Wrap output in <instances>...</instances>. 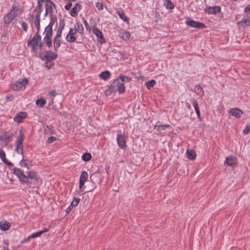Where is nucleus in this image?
Instances as JSON below:
<instances>
[{"mask_svg": "<svg viewBox=\"0 0 250 250\" xmlns=\"http://www.w3.org/2000/svg\"><path fill=\"white\" fill-rule=\"evenodd\" d=\"M45 67H46L48 69H50L51 68V66L53 64V63L51 64H48L47 62H45Z\"/></svg>", "mask_w": 250, "mask_h": 250, "instance_id": "59", "label": "nucleus"}, {"mask_svg": "<svg viewBox=\"0 0 250 250\" xmlns=\"http://www.w3.org/2000/svg\"><path fill=\"white\" fill-rule=\"evenodd\" d=\"M250 11V4H248L245 8L244 12H248Z\"/></svg>", "mask_w": 250, "mask_h": 250, "instance_id": "55", "label": "nucleus"}, {"mask_svg": "<svg viewBox=\"0 0 250 250\" xmlns=\"http://www.w3.org/2000/svg\"><path fill=\"white\" fill-rule=\"evenodd\" d=\"M96 7L99 9V10H103V5L102 3H100V2H97L96 4Z\"/></svg>", "mask_w": 250, "mask_h": 250, "instance_id": "49", "label": "nucleus"}, {"mask_svg": "<svg viewBox=\"0 0 250 250\" xmlns=\"http://www.w3.org/2000/svg\"><path fill=\"white\" fill-rule=\"evenodd\" d=\"M13 96L12 95L10 96H7L6 97V99H7V101H12L13 100Z\"/></svg>", "mask_w": 250, "mask_h": 250, "instance_id": "57", "label": "nucleus"}, {"mask_svg": "<svg viewBox=\"0 0 250 250\" xmlns=\"http://www.w3.org/2000/svg\"><path fill=\"white\" fill-rule=\"evenodd\" d=\"M164 5L167 9H171L174 8L173 4L169 0H164Z\"/></svg>", "mask_w": 250, "mask_h": 250, "instance_id": "35", "label": "nucleus"}, {"mask_svg": "<svg viewBox=\"0 0 250 250\" xmlns=\"http://www.w3.org/2000/svg\"><path fill=\"white\" fill-rule=\"evenodd\" d=\"M6 164L9 167L13 166V164L11 162H9V161H8V163H6Z\"/></svg>", "mask_w": 250, "mask_h": 250, "instance_id": "63", "label": "nucleus"}, {"mask_svg": "<svg viewBox=\"0 0 250 250\" xmlns=\"http://www.w3.org/2000/svg\"><path fill=\"white\" fill-rule=\"evenodd\" d=\"M83 23H84L86 29H87L88 27H89V26L88 24L87 21L83 19Z\"/></svg>", "mask_w": 250, "mask_h": 250, "instance_id": "58", "label": "nucleus"}, {"mask_svg": "<svg viewBox=\"0 0 250 250\" xmlns=\"http://www.w3.org/2000/svg\"><path fill=\"white\" fill-rule=\"evenodd\" d=\"M46 101L45 99L41 98L36 101V104L38 106H39L40 107H42L46 104Z\"/></svg>", "mask_w": 250, "mask_h": 250, "instance_id": "30", "label": "nucleus"}, {"mask_svg": "<svg viewBox=\"0 0 250 250\" xmlns=\"http://www.w3.org/2000/svg\"><path fill=\"white\" fill-rule=\"evenodd\" d=\"M195 92L198 95L202 96L204 94V90L200 85H196L194 88Z\"/></svg>", "mask_w": 250, "mask_h": 250, "instance_id": "28", "label": "nucleus"}, {"mask_svg": "<svg viewBox=\"0 0 250 250\" xmlns=\"http://www.w3.org/2000/svg\"><path fill=\"white\" fill-rule=\"evenodd\" d=\"M14 173L19 177L21 182H27L25 181V180H27L25 174H23V171L20 168H14Z\"/></svg>", "mask_w": 250, "mask_h": 250, "instance_id": "10", "label": "nucleus"}, {"mask_svg": "<svg viewBox=\"0 0 250 250\" xmlns=\"http://www.w3.org/2000/svg\"><path fill=\"white\" fill-rule=\"evenodd\" d=\"M186 154L188 158L190 160H194L196 156L195 151L192 149H188L186 152Z\"/></svg>", "mask_w": 250, "mask_h": 250, "instance_id": "23", "label": "nucleus"}, {"mask_svg": "<svg viewBox=\"0 0 250 250\" xmlns=\"http://www.w3.org/2000/svg\"><path fill=\"white\" fill-rule=\"evenodd\" d=\"M229 113L232 116L236 118H239L243 113V112L240 109L235 108L230 110Z\"/></svg>", "mask_w": 250, "mask_h": 250, "instance_id": "17", "label": "nucleus"}, {"mask_svg": "<svg viewBox=\"0 0 250 250\" xmlns=\"http://www.w3.org/2000/svg\"><path fill=\"white\" fill-rule=\"evenodd\" d=\"M27 116V114L25 112H20L17 113L14 117V121L17 123L22 122L23 119L25 118Z\"/></svg>", "mask_w": 250, "mask_h": 250, "instance_id": "13", "label": "nucleus"}, {"mask_svg": "<svg viewBox=\"0 0 250 250\" xmlns=\"http://www.w3.org/2000/svg\"><path fill=\"white\" fill-rule=\"evenodd\" d=\"M119 132L120 133L117 135V141L118 146L123 149L127 146L126 145L125 136L124 134H121L120 131Z\"/></svg>", "mask_w": 250, "mask_h": 250, "instance_id": "6", "label": "nucleus"}, {"mask_svg": "<svg viewBox=\"0 0 250 250\" xmlns=\"http://www.w3.org/2000/svg\"><path fill=\"white\" fill-rule=\"evenodd\" d=\"M111 73L109 71H104L100 74V77L104 80H107L110 77Z\"/></svg>", "mask_w": 250, "mask_h": 250, "instance_id": "24", "label": "nucleus"}, {"mask_svg": "<svg viewBox=\"0 0 250 250\" xmlns=\"http://www.w3.org/2000/svg\"><path fill=\"white\" fill-rule=\"evenodd\" d=\"M73 208V207H71V205H69V206L66 209V212L69 213L70 211L72 210V209Z\"/></svg>", "mask_w": 250, "mask_h": 250, "instance_id": "56", "label": "nucleus"}, {"mask_svg": "<svg viewBox=\"0 0 250 250\" xmlns=\"http://www.w3.org/2000/svg\"><path fill=\"white\" fill-rule=\"evenodd\" d=\"M93 32L96 35L98 39H99V42L101 43H103L105 42L104 38L102 32L98 28L93 29Z\"/></svg>", "mask_w": 250, "mask_h": 250, "instance_id": "12", "label": "nucleus"}, {"mask_svg": "<svg viewBox=\"0 0 250 250\" xmlns=\"http://www.w3.org/2000/svg\"><path fill=\"white\" fill-rule=\"evenodd\" d=\"M25 160L23 158V156H22V158L21 161L20 162V165L21 167H26L27 168H29L27 164L25 163Z\"/></svg>", "mask_w": 250, "mask_h": 250, "instance_id": "42", "label": "nucleus"}, {"mask_svg": "<svg viewBox=\"0 0 250 250\" xmlns=\"http://www.w3.org/2000/svg\"><path fill=\"white\" fill-rule=\"evenodd\" d=\"M77 32V31H76V30L75 28L74 29L71 28L69 30L68 34H69L70 35L74 36V35H75L76 34Z\"/></svg>", "mask_w": 250, "mask_h": 250, "instance_id": "50", "label": "nucleus"}, {"mask_svg": "<svg viewBox=\"0 0 250 250\" xmlns=\"http://www.w3.org/2000/svg\"><path fill=\"white\" fill-rule=\"evenodd\" d=\"M71 6H72V3L69 2V3H67L65 6V8L66 10H68L70 9Z\"/></svg>", "mask_w": 250, "mask_h": 250, "instance_id": "53", "label": "nucleus"}, {"mask_svg": "<svg viewBox=\"0 0 250 250\" xmlns=\"http://www.w3.org/2000/svg\"><path fill=\"white\" fill-rule=\"evenodd\" d=\"M90 180L93 183H100L101 181L100 174L98 173H94L90 176Z\"/></svg>", "mask_w": 250, "mask_h": 250, "instance_id": "19", "label": "nucleus"}, {"mask_svg": "<svg viewBox=\"0 0 250 250\" xmlns=\"http://www.w3.org/2000/svg\"><path fill=\"white\" fill-rule=\"evenodd\" d=\"M80 199L79 198H74L73 200L71 203V207H76L78 206L79 203L80 202Z\"/></svg>", "mask_w": 250, "mask_h": 250, "instance_id": "40", "label": "nucleus"}, {"mask_svg": "<svg viewBox=\"0 0 250 250\" xmlns=\"http://www.w3.org/2000/svg\"><path fill=\"white\" fill-rule=\"evenodd\" d=\"M44 131L47 134H55L56 133V131L52 125H46L44 129Z\"/></svg>", "mask_w": 250, "mask_h": 250, "instance_id": "20", "label": "nucleus"}, {"mask_svg": "<svg viewBox=\"0 0 250 250\" xmlns=\"http://www.w3.org/2000/svg\"><path fill=\"white\" fill-rule=\"evenodd\" d=\"M186 23L188 25L197 28H203L205 27V25L203 23L196 21L191 19L187 20L186 21Z\"/></svg>", "mask_w": 250, "mask_h": 250, "instance_id": "7", "label": "nucleus"}, {"mask_svg": "<svg viewBox=\"0 0 250 250\" xmlns=\"http://www.w3.org/2000/svg\"><path fill=\"white\" fill-rule=\"evenodd\" d=\"M91 158V155L89 153H85L82 156V159L85 162L89 161Z\"/></svg>", "mask_w": 250, "mask_h": 250, "instance_id": "39", "label": "nucleus"}, {"mask_svg": "<svg viewBox=\"0 0 250 250\" xmlns=\"http://www.w3.org/2000/svg\"><path fill=\"white\" fill-rule=\"evenodd\" d=\"M120 79L123 80V82L124 83L125 82H130L131 80V78L125 76H120L119 77Z\"/></svg>", "mask_w": 250, "mask_h": 250, "instance_id": "43", "label": "nucleus"}, {"mask_svg": "<svg viewBox=\"0 0 250 250\" xmlns=\"http://www.w3.org/2000/svg\"><path fill=\"white\" fill-rule=\"evenodd\" d=\"M13 134L8 135L6 132H4L0 135V140L1 141H11L12 139Z\"/></svg>", "mask_w": 250, "mask_h": 250, "instance_id": "22", "label": "nucleus"}, {"mask_svg": "<svg viewBox=\"0 0 250 250\" xmlns=\"http://www.w3.org/2000/svg\"><path fill=\"white\" fill-rule=\"evenodd\" d=\"M54 24V21H51L48 26L45 28L44 34L45 36H52V26Z\"/></svg>", "mask_w": 250, "mask_h": 250, "instance_id": "18", "label": "nucleus"}, {"mask_svg": "<svg viewBox=\"0 0 250 250\" xmlns=\"http://www.w3.org/2000/svg\"><path fill=\"white\" fill-rule=\"evenodd\" d=\"M238 24H241L243 27L250 25V21L249 19H243L241 21L237 22Z\"/></svg>", "mask_w": 250, "mask_h": 250, "instance_id": "27", "label": "nucleus"}, {"mask_svg": "<svg viewBox=\"0 0 250 250\" xmlns=\"http://www.w3.org/2000/svg\"><path fill=\"white\" fill-rule=\"evenodd\" d=\"M116 91H118L119 94L123 93L125 91V86L123 80L119 77L109 86L106 91V93L109 95Z\"/></svg>", "mask_w": 250, "mask_h": 250, "instance_id": "1", "label": "nucleus"}, {"mask_svg": "<svg viewBox=\"0 0 250 250\" xmlns=\"http://www.w3.org/2000/svg\"><path fill=\"white\" fill-rule=\"evenodd\" d=\"M250 131V126L249 125H246L244 129L243 130V133L244 134H247Z\"/></svg>", "mask_w": 250, "mask_h": 250, "instance_id": "46", "label": "nucleus"}, {"mask_svg": "<svg viewBox=\"0 0 250 250\" xmlns=\"http://www.w3.org/2000/svg\"><path fill=\"white\" fill-rule=\"evenodd\" d=\"M156 82L154 80L147 81L145 83V84L148 89H150L155 84Z\"/></svg>", "mask_w": 250, "mask_h": 250, "instance_id": "32", "label": "nucleus"}, {"mask_svg": "<svg viewBox=\"0 0 250 250\" xmlns=\"http://www.w3.org/2000/svg\"><path fill=\"white\" fill-rule=\"evenodd\" d=\"M44 2L45 3L44 5L45 8V16H47L48 15L51 16L53 11V7H55L56 5L51 0H38V4L36 8H38V7L39 8L40 6V12L41 14L42 10V5Z\"/></svg>", "mask_w": 250, "mask_h": 250, "instance_id": "3", "label": "nucleus"}, {"mask_svg": "<svg viewBox=\"0 0 250 250\" xmlns=\"http://www.w3.org/2000/svg\"><path fill=\"white\" fill-rule=\"evenodd\" d=\"M40 7L39 8H35L34 10V13H35V20L34 21V24L37 27V32H39L40 30Z\"/></svg>", "mask_w": 250, "mask_h": 250, "instance_id": "9", "label": "nucleus"}, {"mask_svg": "<svg viewBox=\"0 0 250 250\" xmlns=\"http://www.w3.org/2000/svg\"><path fill=\"white\" fill-rule=\"evenodd\" d=\"M195 112H196V113L198 116V118H200V110H195Z\"/></svg>", "mask_w": 250, "mask_h": 250, "instance_id": "60", "label": "nucleus"}, {"mask_svg": "<svg viewBox=\"0 0 250 250\" xmlns=\"http://www.w3.org/2000/svg\"><path fill=\"white\" fill-rule=\"evenodd\" d=\"M10 228L9 223L7 221L1 222L0 223V228L3 231L9 229Z\"/></svg>", "mask_w": 250, "mask_h": 250, "instance_id": "25", "label": "nucleus"}, {"mask_svg": "<svg viewBox=\"0 0 250 250\" xmlns=\"http://www.w3.org/2000/svg\"><path fill=\"white\" fill-rule=\"evenodd\" d=\"M42 234V232H41V231L33 233L27 238V241H28V240L30 239V238H34L35 237L40 236Z\"/></svg>", "mask_w": 250, "mask_h": 250, "instance_id": "41", "label": "nucleus"}, {"mask_svg": "<svg viewBox=\"0 0 250 250\" xmlns=\"http://www.w3.org/2000/svg\"><path fill=\"white\" fill-rule=\"evenodd\" d=\"M57 140V138L56 137L52 136L49 137L47 140V143L48 144L52 143V142L55 141Z\"/></svg>", "mask_w": 250, "mask_h": 250, "instance_id": "45", "label": "nucleus"}, {"mask_svg": "<svg viewBox=\"0 0 250 250\" xmlns=\"http://www.w3.org/2000/svg\"><path fill=\"white\" fill-rule=\"evenodd\" d=\"M130 37V34L129 32L125 31L122 33L121 38L124 41H127L129 39Z\"/></svg>", "mask_w": 250, "mask_h": 250, "instance_id": "37", "label": "nucleus"}, {"mask_svg": "<svg viewBox=\"0 0 250 250\" xmlns=\"http://www.w3.org/2000/svg\"><path fill=\"white\" fill-rule=\"evenodd\" d=\"M2 155L1 156L2 157L1 159L2 161V162L6 164V163H8V160L6 159L5 154L2 153Z\"/></svg>", "mask_w": 250, "mask_h": 250, "instance_id": "52", "label": "nucleus"}, {"mask_svg": "<svg viewBox=\"0 0 250 250\" xmlns=\"http://www.w3.org/2000/svg\"><path fill=\"white\" fill-rule=\"evenodd\" d=\"M21 27H22L23 30L25 32H26L27 30V24L25 22L22 21L21 23Z\"/></svg>", "mask_w": 250, "mask_h": 250, "instance_id": "47", "label": "nucleus"}, {"mask_svg": "<svg viewBox=\"0 0 250 250\" xmlns=\"http://www.w3.org/2000/svg\"><path fill=\"white\" fill-rule=\"evenodd\" d=\"M18 12L21 13L22 10L19 8L16 3L13 4L10 12L3 18L4 23L6 24L11 23L18 16Z\"/></svg>", "mask_w": 250, "mask_h": 250, "instance_id": "2", "label": "nucleus"}, {"mask_svg": "<svg viewBox=\"0 0 250 250\" xmlns=\"http://www.w3.org/2000/svg\"><path fill=\"white\" fill-rule=\"evenodd\" d=\"M84 182H83L82 180H80V182H79V188L80 189H82L83 187V186H84Z\"/></svg>", "mask_w": 250, "mask_h": 250, "instance_id": "54", "label": "nucleus"}, {"mask_svg": "<svg viewBox=\"0 0 250 250\" xmlns=\"http://www.w3.org/2000/svg\"><path fill=\"white\" fill-rule=\"evenodd\" d=\"M49 230V229L45 228L43 230H41V232H42V234L47 232Z\"/></svg>", "mask_w": 250, "mask_h": 250, "instance_id": "61", "label": "nucleus"}, {"mask_svg": "<svg viewBox=\"0 0 250 250\" xmlns=\"http://www.w3.org/2000/svg\"><path fill=\"white\" fill-rule=\"evenodd\" d=\"M117 14L122 20L125 21H128V20L123 11H117Z\"/></svg>", "mask_w": 250, "mask_h": 250, "instance_id": "31", "label": "nucleus"}, {"mask_svg": "<svg viewBox=\"0 0 250 250\" xmlns=\"http://www.w3.org/2000/svg\"><path fill=\"white\" fill-rule=\"evenodd\" d=\"M52 36H45L43 39V41L48 46V47H50L52 46V40H51Z\"/></svg>", "mask_w": 250, "mask_h": 250, "instance_id": "29", "label": "nucleus"}, {"mask_svg": "<svg viewBox=\"0 0 250 250\" xmlns=\"http://www.w3.org/2000/svg\"><path fill=\"white\" fill-rule=\"evenodd\" d=\"M23 132L22 130H20L19 135L17 138L16 141V148L15 151L18 153L21 154L23 156V145L22 142L23 141Z\"/></svg>", "mask_w": 250, "mask_h": 250, "instance_id": "5", "label": "nucleus"}, {"mask_svg": "<svg viewBox=\"0 0 250 250\" xmlns=\"http://www.w3.org/2000/svg\"><path fill=\"white\" fill-rule=\"evenodd\" d=\"M75 29L76 31L81 34L83 33V27L81 23L80 22H77L75 25Z\"/></svg>", "mask_w": 250, "mask_h": 250, "instance_id": "26", "label": "nucleus"}, {"mask_svg": "<svg viewBox=\"0 0 250 250\" xmlns=\"http://www.w3.org/2000/svg\"><path fill=\"white\" fill-rule=\"evenodd\" d=\"M82 6L79 3H76L74 7H73L70 11V14L71 16L75 17L77 16L78 12L81 9Z\"/></svg>", "mask_w": 250, "mask_h": 250, "instance_id": "15", "label": "nucleus"}, {"mask_svg": "<svg viewBox=\"0 0 250 250\" xmlns=\"http://www.w3.org/2000/svg\"><path fill=\"white\" fill-rule=\"evenodd\" d=\"M62 31L61 30H58L57 34L54 38L55 39H58L61 37Z\"/></svg>", "mask_w": 250, "mask_h": 250, "instance_id": "51", "label": "nucleus"}, {"mask_svg": "<svg viewBox=\"0 0 250 250\" xmlns=\"http://www.w3.org/2000/svg\"><path fill=\"white\" fill-rule=\"evenodd\" d=\"M53 44H54V49L56 51H57L58 48L61 45V41H60V39L54 38L53 40Z\"/></svg>", "mask_w": 250, "mask_h": 250, "instance_id": "33", "label": "nucleus"}, {"mask_svg": "<svg viewBox=\"0 0 250 250\" xmlns=\"http://www.w3.org/2000/svg\"><path fill=\"white\" fill-rule=\"evenodd\" d=\"M221 7L219 6L208 7L205 9V12L208 14H216L220 12Z\"/></svg>", "mask_w": 250, "mask_h": 250, "instance_id": "11", "label": "nucleus"}, {"mask_svg": "<svg viewBox=\"0 0 250 250\" xmlns=\"http://www.w3.org/2000/svg\"><path fill=\"white\" fill-rule=\"evenodd\" d=\"M58 55L55 53L50 52V54H45L44 57L45 60L48 62H50L52 60L57 59Z\"/></svg>", "mask_w": 250, "mask_h": 250, "instance_id": "21", "label": "nucleus"}, {"mask_svg": "<svg viewBox=\"0 0 250 250\" xmlns=\"http://www.w3.org/2000/svg\"><path fill=\"white\" fill-rule=\"evenodd\" d=\"M192 103L193 105V106L194 107L195 110H199V107H198V103H197V102L196 101L193 100L192 101Z\"/></svg>", "mask_w": 250, "mask_h": 250, "instance_id": "48", "label": "nucleus"}, {"mask_svg": "<svg viewBox=\"0 0 250 250\" xmlns=\"http://www.w3.org/2000/svg\"><path fill=\"white\" fill-rule=\"evenodd\" d=\"M28 80L26 79H22L21 81L17 82L12 85V88L14 90H18L25 87V85L27 83Z\"/></svg>", "mask_w": 250, "mask_h": 250, "instance_id": "8", "label": "nucleus"}, {"mask_svg": "<svg viewBox=\"0 0 250 250\" xmlns=\"http://www.w3.org/2000/svg\"><path fill=\"white\" fill-rule=\"evenodd\" d=\"M43 43L42 42H41L40 44L39 45V48L42 50V49Z\"/></svg>", "mask_w": 250, "mask_h": 250, "instance_id": "64", "label": "nucleus"}, {"mask_svg": "<svg viewBox=\"0 0 250 250\" xmlns=\"http://www.w3.org/2000/svg\"><path fill=\"white\" fill-rule=\"evenodd\" d=\"M66 40L69 42H74L76 41V38L74 36L70 35L68 33L66 37Z\"/></svg>", "mask_w": 250, "mask_h": 250, "instance_id": "36", "label": "nucleus"}, {"mask_svg": "<svg viewBox=\"0 0 250 250\" xmlns=\"http://www.w3.org/2000/svg\"><path fill=\"white\" fill-rule=\"evenodd\" d=\"M51 98V103H53V100H54V98L56 96V91L55 90H51L49 92V94Z\"/></svg>", "mask_w": 250, "mask_h": 250, "instance_id": "44", "label": "nucleus"}, {"mask_svg": "<svg viewBox=\"0 0 250 250\" xmlns=\"http://www.w3.org/2000/svg\"><path fill=\"white\" fill-rule=\"evenodd\" d=\"M39 32H37L35 35L31 40H29L28 41V45H34L37 44L38 45V43L39 41L41 40V36L39 35Z\"/></svg>", "mask_w": 250, "mask_h": 250, "instance_id": "14", "label": "nucleus"}, {"mask_svg": "<svg viewBox=\"0 0 250 250\" xmlns=\"http://www.w3.org/2000/svg\"><path fill=\"white\" fill-rule=\"evenodd\" d=\"M169 126V125H155L154 126V129H157L158 131L161 132L165 129H166V128L168 127Z\"/></svg>", "mask_w": 250, "mask_h": 250, "instance_id": "34", "label": "nucleus"}, {"mask_svg": "<svg viewBox=\"0 0 250 250\" xmlns=\"http://www.w3.org/2000/svg\"><path fill=\"white\" fill-rule=\"evenodd\" d=\"M32 46V49L33 50L35 51L37 49V44H34V45H31Z\"/></svg>", "mask_w": 250, "mask_h": 250, "instance_id": "62", "label": "nucleus"}, {"mask_svg": "<svg viewBox=\"0 0 250 250\" xmlns=\"http://www.w3.org/2000/svg\"><path fill=\"white\" fill-rule=\"evenodd\" d=\"M25 176L27 180H25L27 182H23L27 184L29 187H31L32 185L38 181L39 177L37 172L33 171H26Z\"/></svg>", "mask_w": 250, "mask_h": 250, "instance_id": "4", "label": "nucleus"}, {"mask_svg": "<svg viewBox=\"0 0 250 250\" xmlns=\"http://www.w3.org/2000/svg\"><path fill=\"white\" fill-rule=\"evenodd\" d=\"M236 158L235 157L230 156L226 159L225 163L229 166L232 167L236 165Z\"/></svg>", "mask_w": 250, "mask_h": 250, "instance_id": "16", "label": "nucleus"}, {"mask_svg": "<svg viewBox=\"0 0 250 250\" xmlns=\"http://www.w3.org/2000/svg\"><path fill=\"white\" fill-rule=\"evenodd\" d=\"M88 178V174L85 171H83L80 176V180L85 182Z\"/></svg>", "mask_w": 250, "mask_h": 250, "instance_id": "38", "label": "nucleus"}]
</instances>
